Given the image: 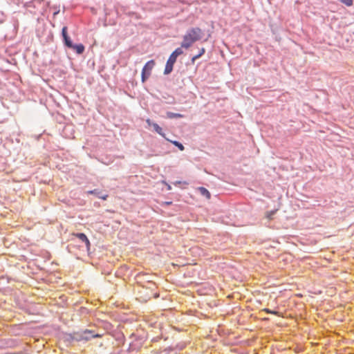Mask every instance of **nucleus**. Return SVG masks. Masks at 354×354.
<instances>
[{
	"label": "nucleus",
	"instance_id": "7ed1b4c3",
	"mask_svg": "<svg viewBox=\"0 0 354 354\" xmlns=\"http://www.w3.org/2000/svg\"><path fill=\"white\" fill-rule=\"evenodd\" d=\"M176 59H176L173 56L170 55L169 59L167 62L166 66H165V71H164V73L165 75H168L172 71L175 62H176Z\"/></svg>",
	"mask_w": 354,
	"mask_h": 354
},
{
	"label": "nucleus",
	"instance_id": "1a4fd4ad",
	"mask_svg": "<svg viewBox=\"0 0 354 354\" xmlns=\"http://www.w3.org/2000/svg\"><path fill=\"white\" fill-rule=\"evenodd\" d=\"M167 118L172 119V118H183V115L180 113H174L172 112H167Z\"/></svg>",
	"mask_w": 354,
	"mask_h": 354
},
{
	"label": "nucleus",
	"instance_id": "aec40b11",
	"mask_svg": "<svg viewBox=\"0 0 354 354\" xmlns=\"http://www.w3.org/2000/svg\"><path fill=\"white\" fill-rule=\"evenodd\" d=\"M101 337H102V335H99V334L93 335L91 336V337H93V338Z\"/></svg>",
	"mask_w": 354,
	"mask_h": 354
},
{
	"label": "nucleus",
	"instance_id": "9b49d317",
	"mask_svg": "<svg viewBox=\"0 0 354 354\" xmlns=\"http://www.w3.org/2000/svg\"><path fill=\"white\" fill-rule=\"evenodd\" d=\"M183 53V50L182 49V47L181 48H176L172 53H171V56H173L174 57H175L176 59H177V57L182 55Z\"/></svg>",
	"mask_w": 354,
	"mask_h": 354
},
{
	"label": "nucleus",
	"instance_id": "6e6552de",
	"mask_svg": "<svg viewBox=\"0 0 354 354\" xmlns=\"http://www.w3.org/2000/svg\"><path fill=\"white\" fill-rule=\"evenodd\" d=\"M88 194H95V195L97 196L100 198H102V199H103L104 201L106 200L107 198H108V195L107 194L100 195V192H98L97 189L88 191Z\"/></svg>",
	"mask_w": 354,
	"mask_h": 354
},
{
	"label": "nucleus",
	"instance_id": "423d86ee",
	"mask_svg": "<svg viewBox=\"0 0 354 354\" xmlns=\"http://www.w3.org/2000/svg\"><path fill=\"white\" fill-rule=\"evenodd\" d=\"M198 191L201 195L205 196L207 199H209L211 198V194L206 188L203 187H200L198 188Z\"/></svg>",
	"mask_w": 354,
	"mask_h": 354
},
{
	"label": "nucleus",
	"instance_id": "0eeeda50",
	"mask_svg": "<svg viewBox=\"0 0 354 354\" xmlns=\"http://www.w3.org/2000/svg\"><path fill=\"white\" fill-rule=\"evenodd\" d=\"M71 48L75 50L78 54H82L84 51V46L82 44H73V46H72Z\"/></svg>",
	"mask_w": 354,
	"mask_h": 354
},
{
	"label": "nucleus",
	"instance_id": "f3484780",
	"mask_svg": "<svg viewBox=\"0 0 354 354\" xmlns=\"http://www.w3.org/2000/svg\"><path fill=\"white\" fill-rule=\"evenodd\" d=\"M201 57V55H200V54H198V55H196V56L193 57L192 60V62H193V63H194V62H195V61H196V59H198L199 57Z\"/></svg>",
	"mask_w": 354,
	"mask_h": 354
},
{
	"label": "nucleus",
	"instance_id": "39448f33",
	"mask_svg": "<svg viewBox=\"0 0 354 354\" xmlns=\"http://www.w3.org/2000/svg\"><path fill=\"white\" fill-rule=\"evenodd\" d=\"M72 235L78 238L81 241L85 243L88 249L90 248V241L84 233H73Z\"/></svg>",
	"mask_w": 354,
	"mask_h": 354
},
{
	"label": "nucleus",
	"instance_id": "2eb2a0df",
	"mask_svg": "<svg viewBox=\"0 0 354 354\" xmlns=\"http://www.w3.org/2000/svg\"><path fill=\"white\" fill-rule=\"evenodd\" d=\"M91 332L90 330H85L84 333H83V335H82V337L79 339H85V340H88L90 339L89 337H88L86 335L87 334H89L91 333Z\"/></svg>",
	"mask_w": 354,
	"mask_h": 354
},
{
	"label": "nucleus",
	"instance_id": "6ab92c4d",
	"mask_svg": "<svg viewBox=\"0 0 354 354\" xmlns=\"http://www.w3.org/2000/svg\"><path fill=\"white\" fill-rule=\"evenodd\" d=\"M146 122L149 126H152V124H153L149 119H147Z\"/></svg>",
	"mask_w": 354,
	"mask_h": 354
},
{
	"label": "nucleus",
	"instance_id": "f8f14e48",
	"mask_svg": "<svg viewBox=\"0 0 354 354\" xmlns=\"http://www.w3.org/2000/svg\"><path fill=\"white\" fill-rule=\"evenodd\" d=\"M261 312H265L268 314H272V315H274L277 316H280V314L278 311L272 310H270L269 308H263V310H261Z\"/></svg>",
	"mask_w": 354,
	"mask_h": 354
},
{
	"label": "nucleus",
	"instance_id": "f257e3e1",
	"mask_svg": "<svg viewBox=\"0 0 354 354\" xmlns=\"http://www.w3.org/2000/svg\"><path fill=\"white\" fill-rule=\"evenodd\" d=\"M203 36V32L201 28L196 27L189 29L183 36V40L181 43L182 48H189L194 43L201 40Z\"/></svg>",
	"mask_w": 354,
	"mask_h": 354
},
{
	"label": "nucleus",
	"instance_id": "9d476101",
	"mask_svg": "<svg viewBox=\"0 0 354 354\" xmlns=\"http://www.w3.org/2000/svg\"><path fill=\"white\" fill-rule=\"evenodd\" d=\"M152 127L153 129L156 131V132H157L162 137H165V133H163L162 128L158 124H152Z\"/></svg>",
	"mask_w": 354,
	"mask_h": 354
},
{
	"label": "nucleus",
	"instance_id": "4468645a",
	"mask_svg": "<svg viewBox=\"0 0 354 354\" xmlns=\"http://www.w3.org/2000/svg\"><path fill=\"white\" fill-rule=\"evenodd\" d=\"M175 146H176L180 151H183L185 149L184 146L178 141H170Z\"/></svg>",
	"mask_w": 354,
	"mask_h": 354
},
{
	"label": "nucleus",
	"instance_id": "20e7f679",
	"mask_svg": "<svg viewBox=\"0 0 354 354\" xmlns=\"http://www.w3.org/2000/svg\"><path fill=\"white\" fill-rule=\"evenodd\" d=\"M62 37L64 39V44L70 48L72 46H73V44L72 43L71 38L68 35L66 26L63 27L62 30Z\"/></svg>",
	"mask_w": 354,
	"mask_h": 354
},
{
	"label": "nucleus",
	"instance_id": "dca6fc26",
	"mask_svg": "<svg viewBox=\"0 0 354 354\" xmlns=\"http://www.w3.org/2000/svg\"><path fill=\"white\" fill-rule=\"evenodd\" d=\"M342 3L345 4L347 6H351L353 3V0H339Z\"/></svg>",
	"mask_w": 354,
	"mask_h": 354
},
{
	"label": "nucleus",
	"instance_id": "f03ea898",
	"mask_svg": "<svg viewBox=\"0 0 354 354\" xmlns=\"http://www.w3.org/2000/svg\"><path fill=\"white\" fill-rule=\"evenodd\" d=\"M154 60L149 61L143 67L142 71V82H146L151 74V71L155 66Z\"/></svg>",
	"mask_w": 354,
	"mask_h": 354
},
{
	"label": "nucleus",
	"instance_id": "a211bd4d",
	"mask_svg": "<svg viewBox=\"0 0 354 354\" xmlns=\"http://www.w3.org/2000/svg\"><path fill=\"white\" fill-rule=\"evenodd\" d=\"M205 48H203L200 50L199 54L201 55V56H202L205 53Z\"/></svg>",
	"mask_w": 354,
	"mask_h": 354
},
{
	"label": "nucleus",
	"instance_id": "ddd939ff",
	"mask_svg": "<svg viewBox=\"0 0 354 354\" xmlns=\"http://www.w3.org/2000/svg\"><path fill=\"white\" fill-rule=\"evenodd\" d=\"M277 211V209L272 210V211L268 212L266 213V217H267L269 220H272V219L273 216L276 214Z\"/></svg>",
	"mask_w": 354,
	"mask_h": 354
}]
</instances>
